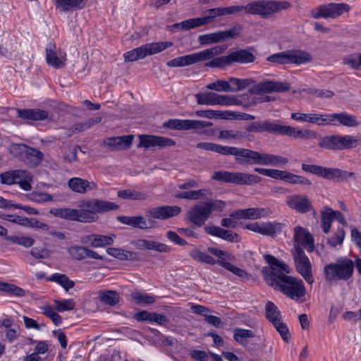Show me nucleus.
<instances>
[{"label":"nucleus","mask_w":361,"mask_h":361,"mask_svg":"<svg viewBox=\"0 0 361 361\" xmlns=\"http://www.w3.org/2000/svg\"><path fill=\"white\" fill-rule=\"evenodd\" d=\"M264 258L269 266L262 269V274L269 286L293 300L305 296L306 290L303 281L288 275L290 270L287 264L271 255H264Z\"/></svg>","instance_id":"1"},{"label":"nucleus","mask_w":361,"mask_h":361,"mask_svg":"<svg viewBox=\"0 0 361 361\" xmlns=\"http://www.w3.org/2000/svg\"><path fill=\"white\" fill-rule=\"evenodd\" d=\"M119 206L114 202L92 198L80 202L78 209H53L51 213L68 221L92 223L97 221L99 213L117 210Z\"/></svg>","instance_id":"2"},{"label":"nucleus","mask_w":361,"mask_h":361,"mask_svg":"<svg viewBox=\"0 0 361 361\" xmlns=\"http://www.w3.org/2000/svg\"><path fill=\"white\" fill-rule=\"evenodd\" d=\"M246 130L249 133L267 132L276 135H286L293 139L302 140H312L317 137V132L310 129H299L290 126H283L279 122L270 120L251 123Z\"/></svg>","instance_id":"3"},{"label":"nucleus","mask_w":361,"mask_h":361,"mask_svg":"<svg viewBox=\"0 0 361 361\" xmlns=\"http://www.w3.org/2000/svg\"><path fill=\"white\" fill-rule=\"evenodd\" d=\"M225 203L219 200H209L191 207L186 213L185 220L193 225L201 227L214 211H221Z\"/></svg>","instance_id":"4"},{"label":"nucleus","mask_w":361,"mask_h":361,"mask_svg":"<svg viewBox=\"0 0 361 361\" xmlns=\"http://www.w3.org/2000/svg\"><path fill=\"white\" fill-rule=\"evenodd\" d=\"M354 262L352 259L343 257L335 263H329L324 267L325 281L333 284L338 281H347L353 276Z\"/></svg>","instance_id":"5"},{"label":"nucleus","mask_w":361,"mask_h":361,"mask_svg":"<svg viewBox=\"0 0 361 361\" xmlns=\"http://www.w3.org/2000/svg\"><path fill=\"white\" fill-rule=\"evenodd\" d=\"M225 48L224 47H214L201 51L179 56L166 62V66L171 68L183 67L197 63L210 60L214 56L221 54Z\"/></svg>","instance_id":"6"},{"label":"nucleus","mask_w":361,"mask_h":361,"mask_svg":"<svg viewBox=\"0 0 361 361\" xmlns=\"http://www.w3.org/2000/svg\"><path fill=\"white\" fill-rule=\"evenodd\" d=\"M197 147L207 151L215 152L222 155H234L241 158H278L276 156L260 154L247 149L221 146L212 142H200L197 144Z\"/></svg>","instance_id":"7"},{"label":"nucleus","mask_w":361,"mask_h":361,"mask_svg":"<svg viewBox=\"0 0 361 361\" xmlns=\"http://www.w3.org/2000/svg\"><path fill=\"white\" fill-rule=\"evenodd\" d=\"M291 7L288 1L257 0L250 1V15L269 18L275 13L286 11Z\"/></svg>","instance_id":"8"},{"label":"nucleus","mask_w":361,"mask_h":361,"mask_svg":"<svg viewBox=\"0 0 361 361\" xmlns=\"http://www.w3.org/2000/svg\"><path fill=\"white\" fill-rule=\"evenodd\" d=\"M173 46L171 42H158L143 44L140 47L126 52L124 59L126 62H133L142 59L147 56L160 53Z\"/></svg>","instance_id":"9"},{"label":"nucleus","mask_w":361,"mask_h":361,"mask_svg":"<svg viewBox=\"0 0 361 361\" xmlns=\"http://www.w3.org/2000/svg\"><path fill=\"white\" fill-rule=\"evenodd\" d=\"M33 176L26 170L16 169L0 173L1 184L11 185L17 184L24 191L32 190Z\"/></svg>","instance_id":"10"},{"label":"nucleus","mask_w":361,"mask_h":361,"mask_svg":"<svg viewBox=\"0 0 361 361\" xmlns=\"http://www.w3.org/2000/svg\"><path fill=\"white\" fill-rule=\"evenodd\" d=\"M212 178L226 183L247 185H252L260 181V178L255 175L226 171H214Z\"/></svg>","instance_id":"11"},{"label":"nucleus","mask_w":361,"mask_h":361,"mask_svg":"<svg viewBox=\"0 0 361 361\" xmlns=\"http://www.w3.org/2000/svg\"><path fill=\"white\" fill-rule=\"evenodd\" d=\"M359 140L351 135H331L321 138L319 146L331 150H343L356 147Z\"/></svg>","instance_id":"12"},{"label":"nucleus","mask_w":361,"mask_h":361,"mask_svg":"<svg viewBox=\"0 0 361 361\" xmlns=\"http://www.w3.org/2000/svg\"><path fill=\"white\" fill-rule=\"evenodd\" d=\"M292 255L296 271L307 283L312 284L314 282V279L312 275V264L309 258L305 255L302 248L297 247L293 249Z\"/></svg>","instance_id":"13"},{"label":"nucleus","mask_w":361,"mask_h":361,"mask_svg":"<svg viewBox=\"0 0 361 361\" xmlns=\"http://www.w3.org/2000/svg\"><path fill=\"white\" fill-rule=\"evenodd\" d=\"M208 252L216 257H219V265L225 269L232 272L240 278H248V274L243 269L231 264L235 260V257L231 253L214 247H207Z\"/></svg>","instance_id":"14"},{"label":"nucleus","mask_w":361,"mask_h":361,"mask_svg":"<svg viewBox=\"0 0 361 361\" xmlns=\"http://www.w3.org/2000/svg\"><path fill=\"white\" fill-rule=\"evenodd\" d=\"M302 169L306 172H310L330 180H343L354 174L352 172H347L338 169L326 168L317 165L305 164H302Z\"/></svg>","instance_id":"15"},{"label":"nucleus","mask_w":361,"mask_h":361,"mask_svg":"<svg viewBox=\"0 0 361 361\" xmlns=\"http://www.w3.org/2000/svg\"><path fill=\"white\" fill-rule=\"evenodd\" d=\"M350 6L345 3H330L318 6L315 12H312V17L318 19L324 18H336L341 16L344 12H348Z\"/></svg>","instance_id":"16"},{"label":"nucleus","mask_w":361,"mask_h":361,"mask_svg":"<svg viewBox=\"0 0 361 361\" xmlns=\"http://www.w3.org/2000/svg\"><path fill=\"white\" fill-rule=\"evenodd\" d=\"M290 85L288 82H279L274 80H266L259 82L251 88L247 94H260L262 93H271V92H284L290 90Z\"/></svg>","instance_id":"17"},{"label":"nucleus","mask_w":361,"mask_h":361,"mask_svg":"<svg viewBox=\"0 0 361 361\" xmlns=\"http://www.w3.org/2000/svg\"><path fill=\"white\" fill-rule=\"evenodd\" d=\"M139 140L140 142L137 145L139 148L156 149L175 145V142L170 138L152 135H139Z\"/></svg>","instance_id":"18"},{"label":"nucleus","mask_w":361,"mask_h":361,"mask_svg":"<svg viewBox=\"0 0 361 361\" xmlns=\"http://www.w3.org/2000/svg\"><path fill=\"white\" fill-rule=\"evenodd\" d=\"M212 125V123L198 120L170 119L164 126L172 130L202 129Z\"/></svg>","instance_id":"19"},{"label":"nucleus","mask_w":361,"mask_h":361,"mask_svg":"<svg viewBox=\"0 0 361 361\" xmlns=\"http://www.w3.org/2000/svg\"><path fill=\"white\" fill-rule=\"evenodd\" d=\"M181 212L178 206H161L152 207L145 211L147 217L151 219L166 220L178 216Z\"/></svg>","instance_id":"20"},{"label":"nucleus","mask_w":361,"mask_h":361,"mask_svg":"<svg viewBox=\"0 0 361 361\" xmlns=\"http://www.w3.org/2000/svg\"><path fill=\"white\" fill-rule=\"evenodd\" d=\"M283 226L282 224L276 221H268L265 223L255 222L246 225L245 228L264 235L274 236L276 233L281 231Z\"/></svg>","instance_id":"21"},{"label":"nucleus","mask_w":361,"mask_h":361,"mask_svg":"<svg viewBox=\"0 0 361 361\" xmlns=\"http://www.w3.org/2000/svg\"><path fill=\"white\" fill-rule=\"evenodd\" d=\"M294 247H303L309 252H312L314 249V243L312 235L307 232V230L300 227L296 226L294 229Z\"/></svg>","instance_id":"22"},{"label":"nucleus","mask_w":361,"mask_h":361,"mask_svg":"<svg viewBox=\"0 0 361 361\" xmlns=\"http://www.w3.org/2000/svg\"><path fill=\"white\" fill-rule=\"evenodd\" d=\"M47 63L55 68H61L66 65V54L61 50H57L56 45L49 44L46 48Z\"/></svg>","instance_id":"23"},{"label":"nucleus","mask_w":361,"mask_h":361,"mask_svg":"<svg viewBox=\"0 0 361 361\" xmlns=\"http://www.w3.org/2000/svg\"><path fill=\"white\" fill-rule=\"evenodd\" d=\"M10 154L20 158H43L44 154L36 148L25 144H12L9 147Z\"/></svg>","instance_id":"24"},{"label":"nucleus","mask_w":361,"mask_h":361,"mask_svg":"<svg viewBox=\"0 0 361 361\" xmlns=\"http://www.w3.org/2000/svg\"><path fill=\"white\" fill-rule=\"evenodd\" d=\"M10 154L20 158H43L44 154L36 148L25 144H12L9 147Z\"/></svg>","instance_id":"25"},{"label":"nucleus","mask_w":361,"mask_h":361,"mask_svg":"<svg viewBox=\"0 0 361 361\" xmlns=\"http://www.w3.org/2000/svg\"><path fill=\"white\" fill-rule=\"evenodd\" d=\"M286 204L299 213H307L312 209L311 201L306 195H290L288 197Z\"/></svg>","instance_id":"26"},{"label":"nucleus","mask_w":361,"mask_h":361,"mask_svg":"<svg viewBox=\"0 0 361 361\" xmlns=\"http://www.w3.org/2000/svg\"><path fill=\"white\" fill-rule=\"evenodd\" d=\"M119 222L123 224L130 226L142 230L148 229L153 227L154 221L147 219L142 216H119L117 217Z\"/></svg>","instance_id":"27"},{"label":"nucleus","mask_w":361,"mask_h":361,"mask_svg":"<svg viewBox=\"0 0 361 361\" xmlns=\"http://www.w3.org/2000/svg\"><path fill=\"white\" fill-rule=\"evenodd\" d=\"M134 139V135H128L118 137H107L104 143L111 150H122L129 148Z\"/></svg>","instance_id":"28"},{"label":"nucleus","mask_w":361,"mask_h":361,"mask_svg":"<svg viewBox=\"0 0 361 361\" xmlns=\"http://www.w3.org/2000/svg\"><path fill=\"white\" fill-rule=\"evenodd\" d=\"M208 105H240L242 102L234 96L220 95L214 92H207Z\"/></svg>","instance_id":"29"},{"label":"nucleus","mask_w":361,"mask_h":361,"mask_svg":"<svg viewBox=\"0 0 361 361\" xmlns=\"http://www.w3.org/2000/svg\"><path fill=\"white\" fill-rule=\"evenodd\" d=\"M204 231L209 235L216 236L231 243L240 241L239 235L232 231L225 230L219 226H209L204 228Z\"/></svg>","instance_id":"30"},{"label":"nucleus","mask_w":361,"mask_h":361,"mask_svg":"<svg viewBox=\"0 0 361 361\" xmlns=\"http://www.w3.org/2000/svg\"><path fill=\"white\" fill-rule=\"evenodd\" d=\"M324 115L319 114H302L299 112L292 113L290 118L296 121L308 122L317 124L319 126L324 125L328 121L327 117L324 118Z\"/></svg>","instance_id":"31"},{"label":"nucleus","mask_w":361,"mask_h":361,"mask_svg":"<svg viewBox=\"0 0 361 361\" xmlns=\"http://www.w3.org/2000/svg\"><path fill=\"white\" fill-rule=\"evenodd\" d=\"M87 0H54L56 8L63 12H70L84 8Z\"/></svg>","instance_id":"32"},{"label":"nucleus","mask_w":361,"mask_h":361,"mask_svg":"<svg viewBox=\"0 0 361 361\" xmlns=\"http://www.w3.org/2000/svg\"><path fill=\"white\" fill-rule=\"evenodd\" d=\"M68 184L73 191L80 194H85L89 190L97 188V185L94 183H90L87 180L80 178H72L69 180Z\"/></svg>","instance_id":"33"},{"label":"nucleus","mask_w":361,"mask_h":361,"mask_svg":"<svg viewBox=\"0 0 361 361\" xmlns=\"http://www.w3.org/2000/svg\"><path fill=\"white\" fill-rule=\"evenodd\" d=\"M312 61V56L306 51L288 50V64L302 65L310 63Z\"/></svg>","instance_id":"34"},{"label":"nucleus","mask_w":361,"mask_h":361,"mask_svg":"<svg viewBox=\"0 0 361 361\" xmlns=\"http://www.w3.org/2000/svg\"><path fill=\"white\" fill-rule=\"evenodd\" d=\"M231 64L233 63H249L255 61L256 57L247 49H239L230 53Z\"/></svg>","instance_id":"35"},{"label":"nucleus","mask_w":361,"mask_h":361,"mask_svg":"<svg viewBox=\"0 0 361 361\" xmlns=\"http://www.w3.org/2000/svg\"><path fill=\"white\" fill-rule=\"evenodd\" d=\"M82 243H90L91 246L98 247L113 244L114 238L107 235L91 234L82 238Z\"/></svg>","instance_id":"36"},{"label":"nucleus","mask_w":361,"mask_h":361,"mask_svg":"<svg viewBox=\"0 0 361 361\" xmlns=\"http://www.w3.org/2000/svg\"><path fill=\"white\" fill-rule=\"evenodd\" d=\"M325 117H327V122H331L334 119H336L341 125L347 127H355L359 124L355 116L348 114L345 112L334 114L325 116Z\"/></svg>","instance_id":"37"},{"label":"nucleus","mask_w":361,"mask_h":361,"mask_svg":"<svg viewBox=\"0 0 361 361\" xmlns=\"http://www.w3.org/2000/svg\"><path fill=\"white\" fill-rule=\"evenodd\" d=\"M209 23V18H195L184 20L179 23H175L172 26L175 28L188 30Z\"/></svg>","instance_id":"38"},{"label":"nucleus","mask_w":361,"mask_h":361,"mask_svg":"<svg viewBox=\"0 0 361 361\" xmlns=\"http://www.w3.org/2000/svg\"><path fill=\"white\" fill-rule=\"evenodd\" d=\"M135 318L139 322L149 321L151 322H156L159 324H164L167 322V319L165 315L156 312H149L147 311H141L137 312L135 314Z\"/></svg>","instance_id":"39"},{"label":"nucleus","mask_w":361,"mask_h":361,"mask_svg":"<svg viewBox=\"0 0 361 361\" xmlns=\"http://www.w3.org/2000/svg\"><path fill=\"white\" fill-rule=\"evenodd\" d=\"M107 253L120 260H137L138 259L137 253L132 251L125 250L120 248L109 247L106 250Z\"/></svg>","instance_id":"40"},{"label":"nucleus","mask_w":361,"mask_h":361,"mask_svg":"<svg viewBox=\"0 0 361 361\" xmlns=\"http://www.w3.org/2000/svg\"><path fill=\"white\" fill-rule=\"evenodd\" d=\"M211 253H205L197 249H195L190 251V257L193 259L194 260L205 263L210 265L214 264H219V257H216L217 259H215L212 256H211Z\"/></svg>","instance_id":"41"},{"label":"nucleus","mask_w":361,"mask_h":361,"mask_svg":"<svg viewBox=\"0 0 361 361\" xmlns=\"http://www.w3.org/2000/svg\"><path fill=\"white\" fill-rule=\"evenodd\" d=\"M209 193V190L206 189H200L197 190H189L177 192L175 194V197L178 199H185L189 200H198L206 197Z\"/></svg>","instance_id":"42"},{"label":"nucleus","mask_w":361,"mask_h":361,"mask_svg":"<svg viewBox=\"0 0 361 361\" xmlns=\"http://www.w3.org/2000/svg\"><path fill=\"white\" fill-rule=\"evenodd\" d=\"M334 219V210L329 207H324L321 211V221L322 230L325 233L329 232Z\"/></svg>","instance_id":"43"},{"label":"nucleus","mask_w":361,"mask_h":361,"mask_svg":"<svg viewBox=\"0 0 361 361\" xmlns=\"http://www.w3.org/2000/svg\"><path fill=\"white\" fill-rule=\"evenodd\" d=\"M246 137V133L235 130H223L219 133L218 138L228 141H240Z\"/></svg>","instance_id":"44"},{"label":"nucleus","mask_w":361,"mask_h":361,"mask_svg":"<svg viewBox=\"0 0 361 361\" xmlns=\"http://www.w3.org/2000/svg\"><path fill=\"white\" fill-rule=\"evenodd\" d=\"M99 298L102 303L109 306H115L119 302V294L115 290H103L99 293Z\"/></svg>","instance_id":"45"},{"label":"nucleus","mask_w":361,"mask_h":361,"mask_svg":"<svg viewBox=\"0 0 361 361\" xmlns=\"http://www.w3.org/2000/svg\"><path fill=\"white\" fill-rule=\"evenodd\" d=\"M117 195L120 198L131 200H145L148 197L144 192L130 189L119 190Z\"/></svg>","instance_id":"46"},{"label":"nucleus","mask_w":361,"mask_h":361,"mask_svg":"<svg viewBox=\"0 0 361 361\" xmlns=\"http://www.w3.org/2000/svg\"><path fill=\"white\" fill-rule=\"evenodd\" d=\"M265 315L266 318L272 324V325L276 324V323L281 320V312L272 302H268L266 304Z\"/></svg>","instance_id":"47"},{"label":"nucleus","mask_w":361,"mask_h":361,"mask_svg":"<svg viewBox=\"0 0 361 361\" xmlns=\"http://www.w3.org/2000/svg\"><path fill=\"white\" fill-rule=\"evenodd\" d=\"M49 281L61 285L66 292L74 287V281L69 279L66 274L56 273L49 277Z\"/></svg>","instance_id":"48"},{"label":"nucleus","mask_w":361,"mask_h":361,"mask_svg":"<svg viewBox=\"0 0 361 361\" xmlns=\"http://www.w3.org/2000/svg\"><path fill=\"white\" fill-rule=\"evenodd\" d=\"M233 338L240 344L245 345L247 339L255 336L252 331L244 329L236 328L233 330Z\"/></svg>","instance_id":"49"},{"label":"nucleus","mask_w":361,"mask_h":361,"mask_svg":"<svg viewBox=\"0 0 361 361\" xmlns=\"http://www.w3.org/2000/svg\"><path fill=\"white\" fill-rule=\"evenodd\" d=\"M243 30V26L240 24H237L231 27L227 30H221V37L222 42L230 39H235L240 37Z\"/></svg>","instance_id":"50"},{"label":"nucleus","mask_w":361,"mask_h":361,"mask_svg":"<svg viewBox=\"0 0 361 361\" xmlns=\"http://www.w3.org/2000/svg\"><path fill=\"white\" fill-rule=\"evenodd\" d=\"M0 290L18 297H23L25 295V291L20 287L2 281H0Z\"/></svg>","instance_id":"51"},{"label":"nucleus","mask_w":361,"mask_h":361,"mask_svg":"<svg viewBox=\"0 0 361 361\" xmlns=\"http://www.w3.org/2000/svg\"><path fill=\"white\" fill-rule=\"evenodd\" d=\"M226 16L236 15L244 13L250 15V1L246 5H232L225 7Z\"/></svg>","instance_id":"52"},{"label":"nucleus","mask_w":361,"mask_h":361,"mask_svg":"<svg viewBox=\"0 0 361 361\" xmlns=\"http://www.w3.org/2000/svg\"><path fill=\"white\" fill-rule=\"evenodd\" d=\"M6 240L13 243L22 245L25 247H30L35 243V240L32 238L23 235H12L6 237Z\"/></svg>","instance_id":"53"},{"label":"nucleus","mask_w":361,"mask_h":361,"mask_svg":"<svg viewBox=\"0 0 361 361\" xmlns=\"http://www.w3.org/2000/svg\"><path fill=\"white\" fill-rule=\"evenodd\" d=\"M198 42L202 45L210 44L222 42L220 31L200 35Z\"/></svg>","instance_id":"54"},{"label":"nucleus","mask_w":361,"mask_h":361,"mask_svg":"<svg viewBox=\"0 0 361 361\" xmlns=\"http://www.w3.org/2000/svg\"><path fill=\"white\" fill-rule=\"evenodd\" d=\"M54 302L55 304V309L60 312L73 310L76 306L73 299L54 300Z\"/></svg>","instance_id":"55"},{"label":"nucleus","mask_w":361,"mask_h":361,"mask_svg":"<svg viewBox=\"0 0 361 361\" xmlns=\"http://www.w3.org/2000/svg\"><path fill=\"white\" fill-rule=\"evenodd\" d=\"M267 61L271 63L278 65L288 64V50L270 55L267 58Z\"/></svg>","instance_id":"56"},{"label":"nucleus","mask_w":361,"mask_h":361,"mask_svg":"<svg viewBox=\"0 0 361 361\" xmlns=\"http://www.w3.org/2000/svg\"><path fill=\"white\" fill-rule=\"evenodd\" d=\"M207 89L216 92H233L232 87L228 81L219 80L216 82L209 83Z\"/></svg>","instance_id":"57"},{"label":"nucleus","mask_w":361,"mask_h":361,"mask_svg":"<svg viewBox=\"0 0 361 361\" xmlns=\"http://www.w3.org/2000/svg\"><path fill=\"white\" fill-rule=\"evenodd\" d=\"M244 219H257L266 216L267 212L265 209L248 208L243 209Z\"/></svg>","instance_id":"58"},{"label":"nucleus","mask_w":361,"mask_h":361,"mask_svg":"<svg viewBox=\"0 0 361 361\" xmlns=\"http://www.w3.org/2000/svg\"><path fill=\"white\" fill-rule=\"evenodd\" d=\"M212 58L211 61L205 63L206 67L209 68H222L231 65L229 55L223 56L217 58Z\"/></svg>","instance_id":"59"},{"label":"nucleus","mask_w":361,"mask_h":361,"mask_svg":"<svg viewBox=\"0 0 361 361\" xmlns=\"http://www.w3.org/2000/svg\"><path fill=\"white\" fill-rule=\"evenodd\" d=\"M283 180L292 184L311 185L310 180L304 178L302 176L295 175L288 171H286L285 176H283Z\"/></svg>","instance_id":"60"},{"label":"nucleus","mask_w":361,"mask_h":361,"mask_svg":"<svg viewBox=\"0 0 361 361\" xmlns=\"http://www.w3.org/2000/svg\"><path fill=\"white\" fill-rule=\"evenodd\" d=\"M86 247L80 245L71 246L68 249V253L75 260H82L85 259Z\"/></svg>","instance_id":"61"},{"label":"nucleus","mask_w":361,"mask_h":361,"mask_svg":"<svg viewBox=\"0 0 361 361\" xmlns=\"http://www.w3.org/2000/svg\"><path fill=\"white\" fill-rule=\"evenodd\" d=\"M42 313L49 317L54 324L56 326L61 323V316L55 312L54 308L50 305H46L42 307Z\"/></svg>","instance_id":"62"},{"label":"nucleus","mask_w":361,"mask_h":361,"mask_svg":"<svg viewBox=\"0 0 361 361\" xmlns=\"http://www.w3.org/2000/svg\"><path fill=\"white\" fill-rule=\"evenodd\" d=\"M276 330L280 334L281 338L286 343H288L290 340V333L289 329L286 324H284L281 320L276 324L273 325Z\"/></svg>","instance_id":"63"},{"label":"nucleus","mask_w":361,"mask_h":361,"mask_svg":"<svg viewBox=\"0 0 361 361\" xmlns=\"http://www.w3.org/2000/svg\"><path fill=\"white\" fill-rule=\"evenodd\" d=\"M30 199L35 202L44 203L47 202L53 201V197L51 195L47 192H32L30 195Z\"/></svg>","instance_id":"64"}]
</instances>
